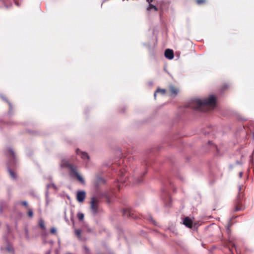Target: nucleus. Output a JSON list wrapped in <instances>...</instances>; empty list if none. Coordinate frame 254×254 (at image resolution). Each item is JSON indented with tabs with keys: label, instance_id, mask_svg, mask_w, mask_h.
Wrapping results in <instances>:
<instances>
[{
	"label": "nucleus",
	"instance_id": "obj_1",
	"mask_svg": "<svg viewBox=\"0 0 254 254\" xmlns=\"http://www.w3.org/2000/svg\"><path fill=\"white\" fill-rule=\"evenodd\" d=\"M190 107L195 110L202 112L203 109L206 106V100L204 99L195 98L190 101Z\"/></svg>",
	"mask_w": 254,
	"mask_h": 254
},
{
	"label": "nucleus",
	"instance_id": "obj_2",
	"mask_svg": "<svg viewBox=\"0 0 254 254\" xmlns=\"http://www.w3.org/2000/svg\"><path fill=\"white\" fill-rule=\"evenodd\" d=\"M239 192L237 195V198L234 203V210L235 211H243L245 207L242 204V198L244 194L242 193V188L241 186H239Z\"/></svg>",
	"mask_w": 254,
	"mask_h": 254
},
{
	"label": "nucleus",
	"instance_id": "obj_3",
	"mask_svg": "<svg viewBox=\"0 0 254 254\" xmlns=\"http://www.w3.org/2000/svg\"><path fill=\"white\" fill-rule=\"evenodd\" d=\"M61 167H68L70 168L71 170L72 171L73 173L74 174V175L76 177L77 179L80 181L81 183H84V181L82 177L77 172L76 170V169L73 167V166L70 165L67 160L66 159H63L61 163Z\"/></svg>",
	"mask_w": 254,
	"mask_h": 254
},
{
	"label": "nucleus",
	"instance_id": "obj_4",
	"mask_svg": "<svg viewBox=\"0 0 254 254\" xmlns=\"http://www.w3.org/2000/svg\"><path fill=\"white\" fill-rule=\"evenodd\" d=\"M217 107L216 98L213 95L207 97V112L214 110Z\"/></svg>",
	"mask_w": 254,
	"mask_h": 254
},
{
	"label": "nucleus",
	"instance_id": "obj_5",
	"mask_svg": "<svg viewBox=\"0 0 254 254\" xmlns=\"http://www.w3.org/2000/svg\"><path fill=\"white\" fill-rule=\"evenodd\" d=\"M91 209L93 214H96L98 212V201L94 198H92L90 202Z\"/></svg>",
	"mask_w": 254,
	"mask_h": 254
},
{
	"label": "nucleus",
	"instance_id": "obj_6",
	"mask_svg": "<svg viewBox=\"0 0 254 254\" xmlns=\"http://www.w3.org/2000/svg\"><path fill=\"white\" fill-rule=\"evenodd\" d=\"M86 196L85 191L84 190L78 191L76 193V199L79 202H82Z\"/></svg>",
	"mask_w": 254,
	"mask_h": 254
},
{
	"label": "nucleus",
	"instance_id": "obj_7",
	"mask_svg": "<svg viewBox=\"0 0 254 254\" xmlns=\"http://www.w3.org/2000/svg\"><path fill=\"white\" fill-rule=\"evenodd\" d=\"M169 89L171 95L172 96H176L179 92V89L174 87L173 85L170 86Z\"/></svg>",
	"mask_w": 254,
	"mask_h": 254
},
{
	"label": "nucleus",
	"instance_id": "obj_8",
	"mask_svg": "<svg viewBox=\"0 0 254 254\" xmlns=\"http://www.w3.org/2000/svg\"><path fill=\"white\" fill-rule=\"evenodd\" d=\"M165 56L166 58L172 60L174 58V52L171 49H167L165 52Z\"/></svg>",
	"mask_w": 254,
	"mask_h": 254
},
{
	"label": "nucleus",
	"instance_id": "obj_9",
	"mask_svg": "<svg viewBox=\"0 0 254 254\" xmlns=\"http://www.w3.org/2000/svg\"><path fill=\"white\" fill-rule=\"evenodd\" d=\"M76 153L79 156H80L82 159H83L84 160H88L89 159V157L88 155L86 152H82L81 151H80V150H79L78 149H77L76 150Z\"/></svg>",
	"mask_w": 254,
	"mask_h": 254
},
{
	"label": "nucleus",
	"instance_id": "obj_10",
	"mask_svg": "<svg viewBox=\"0 0 254 254\" xmlns=\"http://www.w3.org/2000/svg\"><path fill=\"white\" fill-rule=\"evenodd\" d=\"M183 224L189 228H191L192 226V221L191 219L189 217H186L184 221Z\"/></svg>",
	"mask_w": 254,
	"mask_h": 254
},
{
	"label": "nucleus",
	"instance_id": "obj_11",
	"mask_svg": "<svg viewBox=\"0 0 254 254\" xmlns=\"http://www.w3.org/2000/svg\"><path fill=\"white\" fill-rule=\"evenodd\" d=\"M166 93V90L164 89L158 88L157 91L154 93V97L156 98L157 93H160L161 95H164Z\"/></svg>",
	"mask_w": 254,
	"mask_h": 254
},
{
	"label": "nucleus",
	"instance_id": "obj_12",
	"mask_svg": "<svg viewBox=\"0 0 254 254\" xmlns=\"http://www.w3.org/2000/svg\"><path fill=\"white\" fill-rule=\"evenodd\" d=\"M147 10H149V11H150L152 9H154L155 11L157 10V7L155 6H154L151 4H149V6L147 8Z\"/></svg>",
	"mask_w": 254,
	"mask_h": 254
},
{
	"label": "nucleus",
	"instance_id": "obj_13",
	"mask_svg": "<svg viewBox=\"0 0 254 254\" xmlns=\"http://www.w3.org/2000/svg\"><path fill=\"white\" fill-rule=\"evenodd\" d=\"M8 172H9L11 178H12L13 179L16 178V175L14 172H13L12 170L9 169Z\"/></svg>",
	"mask_w": 254,
	"mask_h": 254
},
{
	"label": "nucleus",
	"instance_id": "obj_14",
	"mask_svg": "<svg viewBox=\"0 0 254 254\" xmlns=\"http://www.w3.org/2000/svg\"><path fill=\"white\" fill-rule=\"evenodd\" d=\"M84 215L82 213L79 212L77 214V217L79 220H82L84 218Z\"/></svg>",
	"mask_w": 254,
	"mask_h": 254
},
{
	"label": "nucleus",
	"instance_id": "obj_15",
	"mask_svg": "<svg viewBox=\"0 0 254 254\" xmlns=\"http://www.w3.org/2000/svg\"><path fill=\"white\" fill-rule=\"evenodd\" d=\"M39 225L43 229H45V227L44 226V222L43 220H40L39 221Z\"/></svg>",
	"mask_w": 254,
	"mask_h": 254
},
{
	"label": "nucleus",
	"instance_id": "obj_16",
	"mask_svg": "<svg viewBox=\"0 0 254 254\" xmlns=\"http://www.w3.org/2000/svg\"><path fill=\"white\" fill-rule=\"evenodd\" d=\"M75 234L76 236L78 237L79 239L81 238L80 234H81V231L79 229L75 230Z\"/></svg>",
	"mask_w": 254,
	"mask_h": 254
},
{
	"label": "nucleus",
	"instance_id": "obj_17",
	"mask_svg": "<svg viewBox=\"0 0 254 254\" xmlns=\"http://www.w3.org/2000/svg\"><path fill=\"white\" fill-rule=\"evenodd\" d=\"M28 215L30 217H32L33 216V211L31 210H29L28 211Z\"/></svg>",
	"mask_w": 254,
	"mask_h": 254
},
{
	"label": "nucleus",
	"instance_id": "obj_18",
	"mask_svg": "<svg viewBox=\"0 0 254 254\" xmlns=\"http://www.w3.org/2000/svg\"><path fill=\"white\" fill-rule=\"evenodd\" d=\"M47 187L48 188H50L51 187H53L55 189H56V187H55V186L53 184H51L48 185H47Z\"/></svg>",
	"mask_w": 254,
	"mask_h": 254
},
{
	"label": "nucleus",
	"instance_id": "obj_19",
	"mask_svg": "<svg viewBox=\"0 0 254 254\" xmlns=\"http://www.w3.org/2000/svg\"><path fill=\"white\" fill-rule=\"evenodd\" d=\"M56 232V229L55 228H53L51 229V233L53 234H55Z\"/></svg>",
	"mask_w": 254,
	"mask_h": 254
},
{
	"label": "nucleus",
	"instance_id": "obj_20",
	"mask_svg": "<svg viewBox=\"0 0 254 254\" xmlns=\"http://www.w3.org/2000/svg\"><path fill=\"white\" fill-rule=\"evenodd\" d=\"M204 0H197V3L198 4H200L204 2Z\"/></svg>",
	"mask_w": 254,
	"mask_h": 254
},
{
	"label": "nucleus",
	"instance_id": "obj_21",
	"mask_svg": "<svg viewBox=\"0 0 254 254\" xmlns=\"http://www.w3.org/2000/svg\"><path fill=\"white\" fill-rule=\"evenodd\" d=\"M21 204H23L24 206H27V202L26 201H22L21 202Z\"/></svg>",
	"mask_w": 254,
	"mask_h": 254
},
{
	"label": "nucleus",
	"instance_id": "obj_22",
	"mask_svg": "<svg viewBox=\"0 0 254 254\" xmlns=\"http://www.w3.org/2000/svg\"><path fill=\"white\" fill-rule=\"evenodd\" d=\"M243 176V172H241L239 173V177L240 178H242Z\"/></svg>",
	"mask_w": 254,
	"mask_h": 254
},
{
	"label": "nucleus",
	"instance_id": "obj_23",
	"mask_svg": "<svg viewBox=\"0 0 254 254\" xmlns=\"http://www.w3.org/2000/svg\"><path fill=\"white\" fill-rule=\"evenodd\" d=\"M147 2L150 4V3L152 1V0H147Z\"/></svg>",
	"mask_w": 254,
	"mask_h": 254
},
{
	"label": "nucleus",
	"instance_id": "obj_24",
	"mask_svg": "<svg viewBox=\"0 0 254 254\" xmlns=\"http://www.w3.org/2000/svg\"><path fill=\"white\" fill-rule=\"evenodd\" d=\"M230 243L231 244H232V247H235V244H233V243H231V242H230Z\"/></svg>",
	"mask_w": 254,
	"mask_h": 254
},
{
	"label": "nucleus",
	"instance_id": "obj_25",
	"mask_svg": "<svg viewBox=\"0 0 254 254\" xmlns=\"http://www.w3.org/2000/svg\"><path fill=\"white\" fill-rule=\"evenodd\" d=\"M228 85H224V89L225 88H228Z\"/></svg>",
	"mask_w": 254,
	"mask_h": 254
},
{
	"label": "nucleus",
	"instance_id": "obj_26",
	"mask_svg": "<svg viewBox=\"0 0 254 254\" xmlns=\"http://www.w3.org/2000/svg\"><path fill=\"white\" fill-rule=\"evenodd\" d=\"M213 147L215 148L216 150H217V146H215V145H213Z\"/></svg>",
	"mask_w": 254,
	"mask_h": 254
},
{
	"label": "nucleus",
	"instance_id": "obj_27",
	"mask_svg": "<svg viewBox=\"0 0 254 254\" xmlns=\"http://www.w3.org/2000/svg\"><path fill=\"white\" fill-rule=\"evenodd\" d=\"M209 144H210V142L209 141L207 142V145Z\"/></svg>",
	"mask_w": 254,
	"mask_h": 254
},
{
	"label": "nucleus",
	"instance_id": "obj_28",
	"mask_svg": "<svg viewBox=\"0 0 254 254\" xmlns=\"http://www.w3.org/2000/svg\"><path fill=\"white\" fill-rule=\"evenodd\" d=\"M208 228L209 230H210V229L211 228V227L210 226Z\"/></svg>",
	"mask_w": 254,
	"mask_h": 254
}]
</instances>
